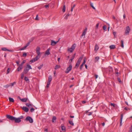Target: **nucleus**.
<instances>
[{"mask_svg":"<svg viewBox=\"0 0 132 132\" xmlns=\"http://www.w3.org/2000/svg\"><path fill=\"white\" fill-rule=\"evenodd\" d=\"M6 116L7 118L9 119L12 121H14L16 123H19L21 121V120L19 118H16L13 116L9 115H6Z\"/></svg>","mask_w":132,"mask_h":132,"instance_id":"f257e3e1","label":"nucleus"},{"mask_svg":"<svg viewBox=\"0 0 132 132\" xmlns=\"http://www.w3.org/2000/svg\"><path fill=\"white\" fill-rule=\"evenodd\" d=\"M130 30V29L129 26L126 27L125 30L124 35H129Z\"/></svg>","mask_w":132,"mask_h":132,"instance_id":"f03ea898","label":"nucleus"},{"mask_svg":"<svg viewBox=\"0 0 132 132\" xmlns=\"http://www.w3.org/2000/svg\"><path fill=\"white\" fill-rule=\"evenodd\" d=\"M25 120L27 121H29L30 123H32L33 122L32 118L31 117L29 116H27L26 117L25 119Z\"/></svg>","mask_w":132,"mask_h":132,"instance_id":"7ed1b4c3","label":"nucleus"},{"mask_svg":"<svg viewBox=\"0 0 132 132\" xmlns=\"http://www.w3.org/2000/svg\"><path fill=\"white\" fill-rule=\"evenodd\" d=\"M76 47V44H73L71 47L68 49V51H70L71 53H72L73 51L75 49Z\"/></svg>","mask_w":132,"mask_h":132,"instance_id":"20e7f679","label":"nucleus"},{"mask_svg":"<svg viewBox=\"0 0 132 132\" xmlns=\"http://www.w3.org/2000/svg\"><path fill=\"white\" fill-rule=\"evenodd\" d=\"M72 68V66L71 65H70L68 67V68L67 69H66L65 72L66 73H68L69 72L71 71Z\"/></svg>","mask_w":132,"mask_h":132,"instance_id":"39448f33","label":"nucleus"},{"mask_svg":"<svg viewBox=\"0 0 132 132\" xmlns=\"http://www.w3.org/2000/svg\"><path fill=\"white\" fill-rule=\"evenodd\" d=\"M2 50L3 51H7L10 52H13V51L12 50H10L7 49L5 47L2 48H1Z\"/></svg>","mask_w":132,"mask_h":132,"instance_id":"423d86ee","label":"nucleus"},{"mask_svg":"<svg viewBox=\"0 0 132 132\" xmlns=\"http://www.w3.org/2000/svg\"><path fill=\"white\" fill-rule=\"evenodd\" d=\"M40 48L39 47H37L36 48V51L38 56H39L40 54Z\"/></svg>","mask_w":132,"mask_h":132,"instance_id":"0eeeda50","label":"nucleus"},{"mask_svg":"<svg viewBox=\"0 0 132 132\" xmlns=\"http://www.w3.org/2000/svg\"><path fill=\"white\" fill-rule=\"evenodd\" d=\"M58 42V41L55 42L53 40H52L51 41V45L52 46H54Z\"/></svg>","mask_w":132,"mask_h":132,"instance_id":"6e6552de","label":"nucleus"},{"mask_svg":"<svg viewBox=\"0 0 132 132\" xmlns=\"http://www.w3.org/2000/svg\"><path fill=\"white\" fill-rule=\"evenodd\" d=\"M22 109L23 110L26 112H28L29 111L28 108L25 106H23L22 108Z\"/></svg>","mask_w":132,"mask_h":132,"instance_id":"1a4fd4ad","label":"nucleus"},{"mask_svg":"<svg viewBox=\"0 0 132 132\" xmlns=\"http://www.w3.org/2000/svg\"><path fill=\"white\" fill-rule=\"evenodd\" d=\"M123 114H121L120 121V126H121L122 125V119H123Z\"/></svg>","mask_w":132,"mask_h":132,"instance_id":"9d476101","label":"nucleus"},{"mask_svg":"<svg viewBox=\"0 0 132 132\" xmlns=\"http://www.w3.org/2000/svg\"><path fill=\"white\" fill-rule=\"evenodd\" d=\"M29 69H28L27 68H26L24 70L23 73L24 74H27L28 72Z\"/></svg>","mask_w":132,"mask_h":132,"instance_id":"9b49d317","label":"nucleus"},{"mask_svg":"<svg viewBox=\"0 0 132 132\" xmlns=\"http://www.w3.org/2000/svg\"><path fill=\"white\" fill-rule=\"evenodd\" d=\"M50 48H48L46 51L45 54L47 55H48L50 54Z\"/></svg>","mask_w":132,"mask_h":132,"instance_id":"f8f14e48","label":"nucleus"},{"mask_svg":"<svg viewBox=\"0 0 132 132\" xmlns=\"http://www.w3.org/2000/svg\"><path fill=\"white\" fill-rule=\"evenodd\" d=\"M75 55L76 54H75L73 55L72 57H71V59L70 60V61H69V62L71 63L72 62L74 58Z\"/></svg>","mask_w":132,"mask_h":132,"instance_id":"ddd939ff","label":"nucleus"},{"mask_svg":"<svg viewBox=\"0 0 132 132\" xmlns=\"http://www.w3.org/2000/svg\"><path fill=\"white\" fill-rule=\"evenodd\" d=\"M23 69V67L20 65L17 69V70L18 71H19Z\"/></svg>","mask_w":132,"mask_h":132,"instance_id":"4468645a","label":"nucleus"},{"mask_svg":"<svg viewBox=\"0 0 132 132\" xmlns=\"http://www.w3.org/2000/svg\"><path fill=\"white\" fill-rule=\"evenodd\" d=\"M89 110L88 111H86V113L87 114L88 116H90L92 115L93 112H88Z\"/></svg>","mask_w":132,"mask_h":132,"instance_id":"2eb2a0df","label":"nucleus"},{"mask_svg":"<svg viewBox=\"0 0 132 132\" xmlns=\"http://www.w3.org/2000/svg\"><path fill=\"white\" fill-rule=\"evenodd\" d=\"M56 117L55 116H53V117L52 119V122H53L55 123L56 122Z\"/></svg>","mask_w":132,"mask_h":132,"instance_id":"dca6fc26","label":"nucleus"},{"mask_svg":"<svg viewBox=\"0 0 132 132\" xmlns=\"http://www.w3.org/2000/svg\"><path fill=\"white\" fill-rule=\"evenodd\" d=\"M99 49V47L97 44H96L94 50L96 51Z\"/></svg>","mask_w":132,"mask_h":132,"instance_id":"f3484780","label":"nucleus"},{"mask_svg":"<svg viewBox=\"0 0 132 132\" xmlns=\"http://www.w3.org/2000/svg\"><path fill=\"white\" fill-rule=\"evenodd\" d=\"M109 47L111 49H114L116 48V46L115 45H112L110 46Z\"/></svg>","mask_w":132,"mask_h":132,"instance_id":"a211bd4d","label":"nucleus"},{"mask_svg":"<svg viewBox=\"0 0 132 132\" xmlns=\"http://www.w3.org/2000/svg\"><path fill=\"white\" fill-rule=\"evenodd\" d=\"M20 100L22 102H26L27 101V98H25L20 99Z\"/></svg>","mask_w":132,"mask_h":132,"instance_id":"6ab92c4d","label":"nucleus"},{"mask_svg":"<svg viewBox=\"0 0 132 132\" xmlns=\"http://www.w3.org/2000/svg\"><path fill=\"white\" fill-rule=\"evenodd\" d=\"M52 77L51 75H50L48 77V82H50L52 81Z\"/></svg>","mask_w":132,"mask_h":132,"instance_id":"aec40b11","label":"nucleus"},{"mask_svg":"<svg viewBox=\"0 0 132 132\" xmlns=\"http://www.w3.org/2000/svg\"><path fill=\"white\" fill-rule=\"evenodd\" d=\"M9 99L10 102H14V100L13 98L10 97H9Z\"/></svg>","mask_w":132,"mask_h":132,"instance_id":"412c9836","label":"nucleus"},{"mask_svg":"<svg viewBox=\"0 0 132 132\" xmlns=\"http://www.w3.org/2000/svg\"><path fill=\"white\" fill-rule=\"evenodd\" d=\"M39 57H39V56L37 55L35 58H34L33 59L34 60H35V61H37L39 58Z\"/></svg>","mask_w":132,"mask_h":132,"instance_id":"4be33fe9","label":"nucleus"},{"mask_svg":"<svg viewBox=\"0 0 132 132\" xmlns=\"http://www.w3.org/2000/svg\"><path fill=\"white\" fill-rule=\"evenodd\" d=\"M82 57H80L78 59V61L77 62V63H79L80 64V62H81L82 60Z\"/></svg>","mask_w":132,"mask_h":132,"instance_id":"5701e85b","label":"nucleus"},{"mask_svg":"<svg viewBox=\"0 0 132 132\" xmlns=\"http://www.w3.org/2000/svg\"><path fill=\"white\" fill-rule=\"evenodd\" d=\"M60 66L59 65H56L55 67V69L56 70L57 69L60 68Z\"/></svg>","mask_w":132,"mask_h":132,"instance_id":"b1692460","label":"nucleus"},{"mask_svg":"<svg viewBox=\"0 0 132 132\" xmlns=\"http://www.w3.org/2000/svg\"><path fill=\"white\" fill-rule=\"evenodd\" d=\"M61 127L62 130L63 131H65V130H66L65 128V126H61Z\"/></svg>","mask_w":132,"mask_h":132,"instance_id":"393cba45","label":"nucleus"},{"mask_svg":"<svg viewBox=\"0 0 132 132\" xmlns=\"http://www.w3.org/2000/svg\"><path fill=\"white\" fill-rule=\"evenodd\" d=\"M79 64H80V63L77 62L76 64L75 68L77 69L78 68V67H79Z\"/></svg>","mask_w":132,"mask_h":132,"instance_id":"a878e982","label":"nucleus"},{"mask_svg":"<svg viewBox=\"0 0 132 132\" xmlns=\"http://www.w3.org/2000/svg\"><path fill=\"white\" fill-rule=\"evenodd\" d=\"M26 68H27L28 69H29V70L30 69H32V68H31V66L29 64L27 65V67Z\"/></svg>","mask_w":132,"mask_h":132,"instance_id":"bb28decb","label":"nucleus"},{"mask_svg":"<svg viewBox=\"0 0 132 132\" xmlns=\"http://www.w3.org/2000/svg\"><path fill=\"white\" fill-rule=\"evenodd\" d=\"M65 10V5H64L62 11L63 12H64Z\"/></svg>","mask_w":132,"mask_h":132,"instance_id":"cd10ccee","label":"nucleus"},{"mask_svg":"<svg viewBox=\"0 0 132 132\" xmlns=\"http://www.w3.org/2000/svg\"><path fill=\"white\" fill-rule=\"evenodd\" d=\"M26 62V61L25 60H24L23 62L21 63L20 65L21 66H22L23 64L25 63Z\"/></svg>","mask_w":132,"mask_h":132,"instance_id":"c85d7f7f","label":"nucleus"},{"mask_svg":"<svg viewBox=\"0 0 132 132\" xmlns=\"http://www.w3.org/2000/svg\"><path fill=\"white\" fill-rule=\"evenodd\" d=\"M109 72L110 73L112 72V68L111 67H110L109 68Z\"/></svg>","mask_w":132,"mask_h":132,"instance_id":"c756f323","label":"nucleus"},{"mask_svg":"<svg viewBox=\"0 0 132 132\" xmlns=\"http://www.w3.org/2000/svg\"><path fill=\"white\" fill-rule=\"evenodd\" d=\"M26 106H28V107H30V106H31V104L29 103H26Z\"/></svg>","mask_w":132,"mask_h":132,"instance_id":"7c9ffc66","label":"nucleus"},{"mask_svg":"<svg viewBox=\"0 0 132 132\" xmlns=\"http://www.w3.org/2000/svg\"><path fill=\"white\" fill-rule=\"evenodd\" d=\"M70 14L69 13L67 14V15L65 16L64 17V18L66 20H67L68 19V16H69Z\"/></svg>","mask_w":132,"mask_h":132,"instance_id":"2f4dec72","label":"nucleus"},{"mask_svg":"<svg viewBox=\"0 0 132 132\" xmlns=\"http://www.w3.org/2000/svg\"><path fill=\"white\" fill-rule=\"evenodd\" d=\"M69 123L72 125L73 126L74 125V123L73 122L71 121L70 120L69 121Z\"/></svg>","mask_w":132,"mask_h":132,"instance_id":"473e14b6","label":"nucleus"},{"mask_svg":"<svg viewBox=\"0 0 132 132\" xmlns=\"http://www.w3.org/2000/svg\"><path fill=\"white\" fill-rule=\"evenodd\" d=\"M90 5L91 7L94 9L95 10V8L93 6V4L92 3H90Z\"/></svg>","mask_w":132,"mask_h":132,"instance_id":"72a5a7b5","label":"nucleus"},{"mask_svg":"<svg viewBox=\"0 0 132 132\" xmlns=\"http://www.w3.org/2000/svg\"><path fill=\"white\" fill-rule=\"evenodd\" d=\"M99 59V57L98 56H97L95 58V62L97 61Z\"/></svg>","mask_w":132,"mask_h":132,"instance_id":"f704fd0d","label":"nucleus"},{"mask_svg":"<svg viewBox=\"0 0 132 132\" xmlns=\"http://www.w3.org/2000/svg\"><path fill=\"white\" fill-rule=\"evenodd\" d=\"M86 34V31H84L82 33V34L81 36V37L84 36Z\"/></svg>","mask_w":132,"mask_h":132,"instance_id":"c9c22d12","label":"nucleus"},{"mask_svg":"<svg viewBox=\"0 0 132 132\" xmlns=\"http://www.w3.org/2000/svg\"><path fill=\"white\" fill-rule=\"evenodd\" d=\"M121 46L122 48H123L124 47L123 42V40H121Z\"/></svg>","mask_w":132,"mask_h":132,"instance_id":"e433bc0d","label":"nucleus"},{"mask_svg":"<svg viewBox=\"0 0 132 132\" xmlns=\"http://www.w3.org/2000/svg\"><path fill=\"white\" fill-rule=\"evenodd\" d=\"M43 66V64H42L40 65V66L38 67V68L40 70Z\"/></svg>","mask_w":132,"mask_h":132,"instance_id":"4c0bfd02","label":"nucleus"},{"mask_svg":"<svg viewBox=\"0 0 132 132\" xmlns=\"http://www.w3.org/2000/svg\"><path fill=\"white\" fill-rule=\"evenodd\" d=\"M118 81L120 83L122 84V81L120 79V78H119V77L118 78Z\"/></svg>","mask_w":132,"mask_h":132,"instance_id":"58836bf2","label":"nucleus"},{"mask_svg":"<svg viewBox=\"0 0 132 132\" xmlns=\"http://www.w3.org/2000/svg\"><path fill=\"white\" fill-rule=\"evenodd\" d=\"M16 83V82H14L13 83H11L10 84V85L13 86L14 84H15Z\"/></svg>","mask_w":132,"mask_h":132,"instance_id":"ea45409f","label":"nucleus"},{"mask_svg":"<svg viewBox=\"0 0 132 132\" xmlns=\"http://www.w3.org/2000/svg\"><path fill=\"white\" fill-rule=\"evenodd\" d=\"M50 82H47V84L46 86V87L47 88H48L49 87V85L50 84Z\"/></svg>","mask_w":132,"mask_h":132,"instance_id":"a19ab883","label":"nucleus"},{"mask_svg":"<svg viewBox=\"0 0 132 132\" xmlns=\"http://www.w3.org/2000/svg\"><path fill=\"white\" fill-rule=\"evenodd\" d=\"M129 132H132V125L130 128V129L129 131Z\"/></svg>","mask_w":132,"mask_h":132,"instance_id":"79ce46f5","label":"nucleus"},{"mask_svg":"<svg viewBox=\"0 0 132 132\" xmlns=\"http://www.w3.org/2000/svg\"><path fill=\"white\" fill-rule=\"evenodd\" d=\"M27 53H26L24 52L23 53V57H25L27 56Z\"/></svg>","mask_w":132,"mask_h":132,"instance_id":"37998d69","label":"nucleus"},{"mask_svg":"<svg viewBox=\"0 0 132 132\" xmlns=\"http://www.w3.org/2000/svg\"><path fill=\"white\" fill-rule=\"evenodd\" d=\"M24 73H22L21 74V79H23L24 76Z\"/></svg>","mask_w":132,"mask_h":132,"instance_id":"c03bdc74","label":"nucleus"},{"mask_svg":"<svg viewBox=\"0 0 132 132\" xmlns=\"http://www.w3.org/2000/svg\"><path fill=\"white\" fill-rule=\"evenodd\" d=\"M24 80L27 81H29L28 78L27 77H25L24 78Z\"/></svg>","mask_w":132,"mask_h":132,"instance_id":"a18cd8bd","label":"nucleus"},{"mask_svg":"<svg viewBox=\"0 0 132 132\" xmlns=\"http://www.w3.org/2000/svg\"><path fill=\"white\" fill-rule=\"evenodd\" d=\"M106 26H104L103 27V29L104 30H106Z\"/></svg>","mask_w":132,"mask_h":132,"instance_id":"49530a36","label":"nucleus"},{"mask_svg":"<svg viewBox=\"0 0 132 132\" xmlns=\"http://www.w3.org/2000/svg\"><path fill=\"white\" fill-rule=\"evenodd\" d=\"M27 47H26V46H25L24 47H23L22 48H21L20 49V50H24Z\"/></svg>","mask_w":132,"mask_h":132,"instance_id":"de8ad7c7","label":"nucleus"},{"mask_svg":"<svg viewBox=\"0 0 132 132\" xmlns=\"http://www.w3.org/2000/svg\"><path fill=\"white\" fill-rule=\"evenodd\" d=\"M35 110L33 108H31L30 109V111L31 112H33Z\"/></svg>","mask_w":132,"mask_h":132,"instance_id":"09e8293b","label":"nucleus"},{"mask_svg":"<svg viewBox=\"0 0 132 132\" xmlns=\"http://www.w3.org/2000/svg\"><path fill=\"white\" fill-rule=\"evenodd\" d=\"M99 23H97L96 25V27H95V28H96V29H97L98 28V26H99Z\"/></svg>","mask_w":132,"mask_h":132,"instance_id":"8fccbe9b","label":"nucleus"},{"mask_svg":"<svg viewBox=\"0 0 132 132\" xmlns=\"http://www.w3.org/2000/svg\"><path fill=\"white\" fill-rule=\"evenodd\" d=\"M111 105L112 106H113L114 107H115V104L114 103H111Z\"/></svg>","mask_w":132,"mask_h":132,"instance_id":"3c124183","label":"nucleus"},{"mask_svg":"<svg viewBox=\"0 0 132 132\" xmlns=\"http://www.w3.org/2000/svg\"><path fill=\"white\" fill-rule=\"evenodd\" d=\"M10 86V85H6L4 86V87L6 88H8V87H9Z\"/></svg>","mask_w":132,"mask_h":132,"instance_id":"603ef678","label":"nucleus"},{"mask_svg":"<svg viewBox=\"0 0 132 132\" xmlns=\"http://www.w3.org/2000/svg\"><path fill=\"white\" fill-rule=\"evenodd\" d=\"M10 69L9 68H8L7 70V74H8L10 72Z\"/></svg>","mask_w":132,"mask_h":132,"instance_id":"864d4df0","label":"nucleus"},{"mask_svg":"<svg viewBox=\"0 0 132 132\" xmlns=\"http://www.w3.org/2000/svg\"><path fill=\"white\" fill-rule=\"evenodd\" d=\"M35 62V60H34V59H33L32 60H31L30 61V62H31V63L34 62Z\"/></svg>","mask_w":132,"mask_h":132,"instance_id":"5fc2aeb1","label":"nucleus"},{"mask_svg":"<svg viewBox=\"0 0 132 132\" xmlns=\"http://www.w3.org/2000/svg\"><path fill=\"white\" fill-rule=\"evenodd\" d=\"M30 42H28L27 44L26 45H25V46H26V47H27V46H28L29 45V44H30Z\"/></svg>","mask_w":132,"mask_h":132,"instance_id":"6e6d98bb","label":"nucleus"},{"mask_svg":"<svg viewBox=\"0 0 132 132\" xmlns=\"http://www.w3.org/2000/svg\"><path fill=\"white\" fill-rule=\"evenodd\" d=\"M20 119H23V117L22 116H20L19 118Z\"/></svg>","mask_w":132,"mask_h":132,"instance_id":"4d7b16f0","label":"nucleus"},{"mask_svg":"<svg viewBox=\"0 0 132 132\" xmlns=\"http://www.w3.org/2000/svg\"><path fill=\"white\" fill-rule=\"evenodd\" d=\"M84 64H82L80 65V69H81L82 67H83Z\"/></svg>","mask_w":132,"mask_h":132,"instance_id":"13d9d810","label":"nucleus"},{"mask_svg":"<svg viewBox=\"0 0 132 132\" xmlns=\"http://www.w3.org/2000/svg\"><path fill=\"white\" fill-rule=\"evenodd\" d=\"M6 120L5 119H3L2 120H0V123L3 122L4 121H5Z\"/></svg>","mask_w":132,"mask_h":132,"instance_id":"bf43d9fd","label":"nucleus"},{"mask_svg":"<svg viewBox=\"0 0 132 132\" xmlns=\"http://www.w3.org/2000/svg\"><path fill=\"white\" fill-rule=\"evenodd\" d=\"M35 19L36 20H38V15H37L36 16V18H35Z\"/></svg>","mask_w":132,"mask_h":132,"instance_id":"052dcab7","label":"nucleus"},{"mask_svg":"<svg viewBox=\"0 0 132 132\" xmlns=\"http://www.w3.org/2000/svg\"><path fill=\"white\" fill-rule=\"evenodd\" d=\"M16 63L17 64V65L18 66H19L20 65L19 64V61H17L16 62Z\"/></svg>","mask_w":132,"mask_h":132,"instance_id":"680f3d73","label":"nucleus"},{"mask_svg":"<svg viewBox=\"0 0 132 132\" xmlns=\"http://www.w3.org/2000/svg\"><path fill=\"white\" fill-rule=\"evenodd\" d=\"M124 109L127 111L128 110H130V109L129 108H127V107H126Z\"/></svg>","mask_w":132,"mask_h":132,"instance_id":"e2e57ef3","label":"nucleus"},{"mask_svg":"<svg viewBox=\"0 0 132 132\" xmlns=\"http://www.w3.org/2000/svg\"><path fill=\"white\" fill-rule=\"evenodd\" d=\"M119 73L118 72H116V76H117L118 77Z\"/></svg>","mask_w":132,"mask_h":132,"instance_id":"0e129e2a","label":"nucleus"},{"mask_svg":"<svg viewBox=\"0 0 132 132\" xmlns=\"http://www.w3.org/2000/svg\"><path fill=\"white\" fill-rule=\"evenodd\" d=\"M45 7L46 9H47L49 7L48 5H45Z\"/></svg>","mask_w":132,"mask_h":132,"instance_id":"69168bd1","label":"nucleus"},{"mask_svg":"<svg viewBox=\"0 0 132 132\" xmlns=\"http://www.w3.org/2000/svg\"><path fill=\"white\" fill-rule=\"evenodd\" d=\"M113 34L115 37H116V32H113Z\"/></svg>","mask_w":132,"mask_h":132,"instance_id":"338daca9","label":"nucleus"},{"mask_svg":"<svg viewBox=\"0 0 132 132\" xmlns=\"http://www.w3.org/2000/svg\"><path fill=\"white\" fill-rule=\"evenodd\" d=\"M115 73H116V72H118V70L117 69H115Z\"/></svg>","mask_w":132,"mask_h":132,"instance_id":"774afa93","label":"nucleus"}]
</instances>
